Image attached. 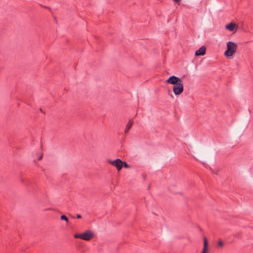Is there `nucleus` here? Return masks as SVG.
I'll list each match as a JSON object with an SVG mask.
<instances>
[{"label":"nucleus","instance_id":"12","mask_svg":"<svg viewBox=\"0 0 253 253\" xmlns=\"http://www.w3.org/2000/svg\"><path fill=\"white\" fill-rule=\"evenodd\" d=\"M123 166L125 168H130V166H129L126 162H123Z\"/></svg>","mask_w":253,"mask_h":253},{"label":"nucleus","instance_id":"6","mask_svg":"<svg viewBox=\"0 0 253 253\" xmlns=\"http://www.w3.org/2000/svg\"><path fill=\"white\" fill-rule=\"evenodd\" d=\"M206 50V47L205 46H202L195 52V55L197 56L204 55L205 54Z\"/></svg>","mask_w":253,"mask_h":253},{"label":"nucleus","instance_id":"10","mask_svg":"<svg viewBox=\"0 0 253 253\" xmlns=\"http://www.w3.org/2000/svg\"><path fill=\"white\" fill-rule=\"evenodd\" d=\"M60 218L62 220L66 221L67 223H68V222H69V219H68V217L65 215H61Z\"/></svg>","mask_w":253,"mask_h":253},{"label":"nucleus","instance_id":"8","mask_svg":"<svg viewBox=\"0 0 253 253\" xmlns=\"http://www.w3.org/2000/svg\"><path fill=\"white\" fill-rule=\"evenodd\" d=\"M236 27V25L234 23H230L225 26V28L230 31H233Z\"/></svg>","mask_w":253,"mask_h":253},{"label":"nucleus","instance_id":"16","mask_svg":"<svg viewBox=\"0 0 253 253\" xmlns=\"http://www.w3.org/2000/svg\"><path fill=\"white\" fill-rule=\"evenodd\" d=\"M82 239H84L86 241H89L91 238H82Z\"/></svg>","mask_w":253,"mask_h":253},{"label":"nucleus","instance_id":"4","mask_svg":"<svg viewBox=\"0 0 253 253\" xmlns=\"http://www.w3.org/2000/svg\"><path fill=\"white\" fill-rule=\"evenodd\" d=\"M96 236V235L94 232L88 230L82 234H75L74 235V237H93Z\"/></svg>","mask_w":253,"mask_h":253},{"label":"nucleus","instance_id":"11","mask_svg":"<svg viewBox=\"0 0 253 253\" xmlns=\"http://www.w3.org/2000/svg\"><path fill=\"white\" fill-rule=\"evenodd\" d=\"M223 242L221 240H219L217 243V245L220 248L222 247L223 246Z\"/></svg>","mask_w":253,"mask_h":253},{"label":"nucleus","instance_id":"1","mask_svg":"<svg viewBox=\"0 0 253 253\" xmlns=\"http://www.w3.org/2000/svg\"><path fill=\"white\" fill-rule=\"evenodd\" d=\"M237 44L232 42H228L227 43V50L224 53V55L227 57L232 56L236 52Z\"/></svg>","mask_w":253,"mask_h":253},{"label":"nucleus","instance_id":"5","mask_svg":"<svg viewBox=\"0 0 253 253\" xmlns=\"http://www.w3.org/2000/svg\"><path fill=\"white\" fill-rule=\"evenodd\" d=\"M182 81L179 78L174 76H170L167 81L166 82L168 84H173V85L178 84V83L181 82Z\"/></svg>","mask_w":253,"mask_h":253},{"label":"nucleus","instance_id":"9","mask_svg":"<svg viewBox=\"0 0 253 253\" xmlns=\"http://www.w3.org/2000/svg\"><path fill=\"white\" fill-rule=\"evenodd\" d=\"M133 124V122L132 120H130L127 124H126V127L125 129V133H126L127 132H128L130 128L131 127Z\"/></svg>","mask_w":253,"mask_h":253},{"label":"nucleus","instance_id":"13","mask_svg":"<svg viewBox=\"0 0 253 253\" xmlns=\"http://www.w3.org/2000/svg\"><path fill=\"white\" fill-rule=\"evenodd\" d=\"M42 154H41L40 155V156L38 158V160H41L42 159Z\"/></svg>","mask_w":253,"mask_h":253},{"label":"nucleus","instance_id":"14","mask_svg":"<svg viewBox=\"0 0 253 253\" xmlns=\"http://www.w3.org/2000/svg\"><path fill=\"white\" fill-rule=\"evenodd\" d=\"M173 0L175 2H176V3H177L178 4H179V2L181 1V0Z\"/></svg>","mask_w":253,"mask_h":253},{"label":"nucleus","instance_id":"7","mask_svg":"<svg viewBox=\"0 0 253 253\" xmlns=\"http://www.w3.org/2000/svg\"><path fill=\"white\" fill-rule=\"evenodd\" d=\"M208 251V242L207 238H204V247L201 253H207Z\"/></svg>","mask_w":253,"mask_h":253},{"label":"nucleus","instance_id":"2","mask_svg":"<svg viewBox=\"0 0 253 253\" xmlns=\"http://www.w3.org/2000/svg\"><path fill=\"white\" fill-rule=\"evenodd\" d=\"M107 162L116 167L118 171H120L123 167V162L120 159H117L115 160H108Z\"/></svg>","mask_w":253,"mask_h":253},{"label":"nucleus","instance_id":"15","mask_svg":"<svg viewBox=\"0 0 253 253\" xmlns=\"http://www.w3.org/2000/svg\"><path fill=\"white\" fill-rule=\"evenodd\" d=\"M77 217L78 218H79V219H80V218H82V216H81V215L80 214H77Z\"/></svg>","mask_w":253,"mask_h":253},{"label":"nucleus","instance_id":"3","mask_svg":"<svg viewBox=\"0 0 253 253\" xmlns=\"http://www.w3.org/2000/svg\"><path fill=\"white\" fill-rule=\"evenodd\" d=\"M172 90L175 95H180L183 91V85L182 81L172 86Z\"/></svg>","mask_w":253,"mask_h":253}]
</instances>
